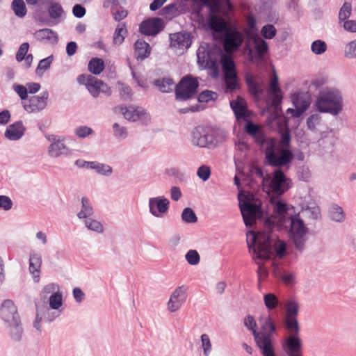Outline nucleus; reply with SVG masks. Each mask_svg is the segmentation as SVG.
Instances as JSON below:
<instances>
[{
	"label": "nucleus",
	"mask_w": 356,
	"mask_h": 356,
	"mask_svg": "<svg viewBox=\"0 0 356 356\" xmlns=\"http://www.w3.org/2000/svg\"><path fill=\"white\" fill-rule=\"evenodd\" d=\"M273 211L264 226L262 232H266V228L268 227V234H274L277 237L275 228L286 229L288 235L292 244L298 251H303L306 247L309 238V228L296 214L293 207L286 204L280 198H271Z\"/></svg>",
	"instance_id": "1"
},
{
	"label": "nucleus",
	"mask_w": 356,
	"mask_h": 356,
	"mask_svg": "<svg viewBox=\"0 0 356 356\" xmlns=\"http://www.w3.org/2000/svg\"><path fill=\"white\" fill-rule=\"evenodd\" d=\"M268 227L266 232L254 233L252 231L247 232V243L250 252L254 261L259 265L257 270L259 281L264 279L267 275V270L262 266V263L277 257L283 259L287 254V243L279 238L275 234H268Z\"/></svg>",
	"instance_id": "2"
},
{
	"label": "nucleus",
	"mask_w": 356,
	"mask_h": 356,
	"mask_svg": "<svg viewBox=\"0 0 356 356\" xmlns=\"http://www.w3.org/2000/svg\"><path fill=\"white\" fill-rule=\"evenodd\" d=\"M290 135L282 134V138L277 145L273 138H270L263 148L265 149L266 158L270 165L282 167L289 165L293 159L292 152L289 149Z\"/></svg>",
	"instance_id": "3"
},
{
	"label": "nucleus",
	"mask_w": 356,
	"mask_h": 356,
	"mask_svg": "<svg viewBox=\"0 0 356 356\" xmlns=\"http://www.w3.org/2000/svg\"><path fill=\"white\" fill-rule=\"evenodd\" d=\"M63 291L62 290L51 294L48 300L35 303L36 315L33 321V327L37 330L42 327V321H52L57 318L63 312Z\"/></svg>",
	"instance_id": "4"
},
{
	"label": "nucleus",
	"mask_w": 356,
	"mask_h": 356,
	"mask_svg": "<svg viewBox=\"0 0 356 356\" xmlns=\"http://www.w3.org/2000/svg\"><path fill=\"white\" fill-rule=\"evenodd\" d=\"M209 27L211 30L223 33L225 35L223 47L225 54L231 55L230 54L235 51L241 46L243 42V35L233 29H231L227 24L225 20L216 15H212L209 19Z\"/></svg>",
	"instance_id": "5"
},
{
	"label": "nucleus",
	"mask_w": 356,
	"mask_h": 356,
	"mask_svg": "<svg viewBox=\"0 0 356 356\" xmlns=\"http://www.w3.org/2000/svg\"><path fill=\"white\" fill-rule=\"evenodd\" d=\"M250 172L252 177L259 179L262 182L264 188L268 193L281 195L291 186V181L279 168L274 170L272 175L266 177H264L261 170L257 166H252Z\"/></svg>",
	"instance_id": "6"
},
{
	"label": "nucleus",
	"mask_w": 356,
	"mask_h": 356,
	"mask_svg": "<svg viewBox=\"0 0 356 356\" xmlns=\"http://www.w3.org/2000/svg\"><path fill=\"white\" fill-rule=\"evenodd\" d=\"M239 207L245 225L252 226L262 214L261 202L252 193L241 191L238 196Z\"/></svg>",
	"instance_id": "7"
},
{
	"label": "nucleus",
	"mask_w": 356,
	"mask_h": 356,
	"mask_svg": "<svg viewBox=\"0 0 356 356\" xmlns=\"http://www.w3.org/2000/svg\"><path fill=\"white\" fill-rule=\"evenodd\" d=\"M316 109L321 113L337 115L343 109V98L341 92L334 88L321 90L315 102Z\"/></svg>",
	"instance_id": "8"
},
{
	"label": "nucleus",
	"mask_w": 356,
	"mask_h": 356,
	"mask_svg": "<svg viewBox=\"0 0 356 356\" xmlns=\"http://www.w3.org/2000/svg\"><path fill=\"white\" fill-rule=\"evenodd\" d=\"M223 57H232L225 54L217 47H209L207 44H201L197 51V63L202 68L211 69L214 76L218 74V63L222 65Z\"/></svg>",
	"instance_id": "9"
},
{
	"label": "nucleus",
	"mask_w": 356,
	"mask_h": 356,
	"mask_svg": "<svg viewBox=\"0 0 356 356\" xmlns=\"http://www.w3.org/2000/svg\"><path fill=\"white\" fill-rule=\"evenodd\" d=\"M244 326L252 332L255 343L262 356H269L275 353L274 343L270 339L268 334L260 332L257 323L252 315L246 316L243 319Z\"/></svg>",
	"instance_id": "10"
},
{
	"label": "nucleus",
	"mask_w": 356,
	"mask_h": 356,
	"mask_svg": "<svg viewBox=\"0 0 356 356\" xmlns=\"http://www.w3.org/2000/svg\"><path fill=\"white\" fill-rule=\"evenodd\" d=\"M290 99L294 108H288L286 114L291 115L293 118L300 117L309 108L312 103L310 93L301 90H296L291 93Z\"/></svg>",
	"instance_id": "11"
},
{
	"label": "nucleus",
	"mask_w": 356,
	"mask_h": 356,
	"mask_svg": "<svg viewBox=\"0 0 356 356\" xmlns=\"http://www.w3.org/2000/svg\"><path fill=\"white\" fill-rule=\"evenodd\" d=\"M222 69L224 72L225 84V91L227 93L232 92L238 87L235 63L232 57H223L222 60Z\"/></svg>",
	"instance_id": "12"
},
{
	"label": "nucleus",
	"mask_w": 356,
	"mask_h": 356,
	"mask_svg": "<svg viewBox=\"0 0 356 356\" xmlns=\"http://www.w3.org/2000/svg\"><path fill=\"white\" fill-rule=\"evenodd\" d=\"M77 81L79 84L85 85L94 97H97L100 92L107 95L111 93V88L106 84L92 75L81 74L77 77Z\"/></svg>",
	"instance_id": "13"
},
{
	"label": "nucleus",
	"mask_w": 356,
	"mask_h": 356,
	"mask_svg": "<svg viewBox=\"0 0 356 356\" xmlns=\"http://www.w3.org/2000/svg\"><path fill=\"white\" fill-rule=\"evenodd\" d=\"M198 81L191 75L183 77L176 86V95L179 99H187L195 95L198 87Z\"/></svg>",
	"instance_id": "14"
},
{
	"label": "nucleus",
	"mask_w": 356,
	"mask_h": 356,
	"mask_svg": "<svg viewBox=\"0 0 356 356\" xmlns=\"http://www.w3.org/2000/svg\"><path fill=\"white\" fill-rule=\"evenodd\" d=\"M289 336L282 343V348L287 356H301L302 341L298 336L300 328L296 332L287 330Z\"/></svg>",
	"instance_id": "15"
},
{
	"label": "nucleus",
	"mask_w": 356,
	"mask_h": 356,
	"mask_svg": "<svg viewBox=\"0 0 356 356\" xmlns=\"http://www.w3.org/2000/svg\"><path fill=\"white\" fill-rule=\"evenodd\" d=\"M49 92H42L38 95H34L26 101L22 102V106L28 113H38L44 110L48 104Z\"/></svg>",
	"instance_id": "16"
},
{
	"label": "nucleus",
	"mask_w": 356,
	"mask_h": 356,
	"mask_svg": "<svg viewBox=\"0 0 356 356\" xmlns=\"http://www.w3.org/2000/svg\"><path fill=\"white\" fill-rule=\"evenodd\" d=\"M170 201L164 196H156L148 200L149 213L156 218H164L168 212Z\"/></svg>",
	"instance_id": "17"
},
{
	"label": "nucleus",
	"mask_w": 356,
	"mask_h": 356,
	"mask_svg": "<svg viewBox=\"0 0 356 356\" xmlns=\"http://www.w3.org/2000/svg\"><path fill=\"white\" fill-rule=\"evenodd\" d=\"M187 287L179 286L175 288L170 296L167 302V310L170 313L177 312L186 301Z\"/></svg>",
	"instance_id": "18"
},
{
	"label": "nucleus",
	"mask_w": 356,
	"mask_h": 356,
	"mask_svg": "<svg viewBox=\"0 0 356 356\" xmlns=\"http://www.w3.org/2000/svg\"><path fill=\"white\" fill-rule=\"evenodd\" d=\"M121 113L124 118L131 122H140L146 124L150 121V115L142 107L136 106H129L120 107Z\"/></svg>",
	"instance_id": "19"
},
{
	"label": "nucleus",
	"mask_w": 356,
	"mask_h": 356,
	"mask_svg": "<svg viewBox=\"0 0 356 356\" xmlns=\"http://www.w3.org/2000/svg\"><path fill=\"white\" fill-rule=\"evenodd\" d=\"M286 316L284 318V326L286 330L296 332L299 327L297 316L299 312V305L294 300H289L286 305Z\"/></svg>",
	"instance_id": "20"
},
{
	"label": "nucleus",
	"mask_w": 356,
	"mask_h": 356,
	"mask_svg": "<svg viewBox=\"0 0 356 356\" xmlns=\"http://www.w3.org/2000/svg\"><path fill=\"white\" fill-rule=\"evenodd\" d=\"M47 139L51 143L48 147V154L52 158H58L69 152L68 147L64 144L65 137L60 136L49 135Z\"/></svg>",
	"instance_id": "21"
},
{
	"label": "nucleus",
	"mask_w": 356,
	"mask_h": 356,
	"mask_svg": "<svg viewBox=\"0 0 356 356\" xmlns=\"http://www.w3.org/2000/svg\"><path fill=\"white\" fill-rule=\"evenodd\" d=\"M191 37L188 33H176L170 35V46L177 54H182L191 45Z\"/></svg>",
	"instance_id": "22"
},
{
	"label": "nucleus",
	"mask_w": 356,
	"mask_h": 356,
	"mask_svg": "<svg viewBox=\"0 0 356 356\" xmlns=\"http://www.w3.org/2000/svg\"><path fill=\"white\" fill-rule=\"evenodd\" d=\"M19 318L17 307L10 299L4 300L0 305V318L3 323H8Z\"/></svg>",
	"instance_id": "23"
},
{
	"label": "nucleus",
	"mask_w": 356,
	"mask_h": 356,
	"mask_svg": "<svg viewBox=\"0 0 356 356\" xmlns=\"http://www.w3.org/2000/svg\"><path fill=\"white\" fill-rule=\"evenodd\" d=\"M26 129L22 120L15 122L6 127L4 137L10 141L18 140L24 135Z\"/></svg>",
	"instance_id": "24"
},
{
	"label": "nucleus",
	"mask_w": 356,
	"mask_h": 356,
	"mask_svg": "<svg viewBox=\"0 0 356 356\" xmlns=\"http://www.w3.org/2000/svg\"><path fill=\"white\" fill-rule=\"evenodd\" d=\"M42 266V256L40 252L32 251L29 255V270L33 277V281L38 283L40 281Z\"/></svg>",
	"instance_id": "25"
},
{
	"label": "nucleus",
	"mask_w": 356,
	"mask_h": 356,
	"mask_svg": "<svg viewBox=\"0 0 356 356\" xmlns=\"http://www.w3.org/2000/svg\"><path fill=\"white\" fill-rule=\"evenodd\" d=\"M192 143L200 147H206L212 142V136L201 127L195 128L192 132Z\"/></svg>",
	"instance_id": "26"
},
{
	"label": "nucleus",
	"mask_w": 356,
	"mask_h": 356,
	"mask_svg": "<svg viewBox=\"0 0 356 356\" xmlns=\"http://www.w3.org/2000/svg\"><path fill=\"white\" fill-rule=\"evenodd\" d=\"M245 130L247 134L251 135L262 147H265L267 144L268 140L270 138L265 137L261 127L252 123L251 121H248Z\"/></svg>",
	"instance_id": "27"
},
{
	"label": "nucleus",
	"mask_w": 356,
	"mask_h": 356,
	"mask_svg": "<svg viewBox=\"0 0 356 356\" xmlns=\"http://www.w3.org/2000/svg\"><path fill=\"white\" fill-rule=\"evenodd\" d=\"M258 322L260 325V332L268 334L270 339L273 341V334L276 331V326L270 315L262 314L258 318Z\"/></svg>",
	"instance_id": "28"
},
{
	"label": "nucleus",
	"mask_w": 356,
	"mask_h": 356,
	"mask_svg": "<svg viewBox=\"0 0 356 356\" xmlns=\"http://www.w3.org/2000/svg\"><path fill=\"white\" fill-rule=\"evenodd\" d=\"M267 122L272 129H276L280 132L282 136L284 133H288L289 134L286 118L281 114L278 113L272 114L268 118Z\"/></svg>",
	"instance_id": "29"
},
{
	"label": "nucleus",
	"mask_w": 356,
	"mask_h": 356,
	"mask_svg": "<svg viewBox=\"0 0 356 356\" xmlns=\"http://www.w3.org/2000/svg\"><path fill=\"white\" fill-rule=\"evenodd\" d=\"M161 19L153 18L143 22L140 26V31L146 35L157 34L161 31Z\"/></svg>",
	"instance_id": "30"
},
{
	"label": "nucleus",
	"mask_w": 356,
	"mask_h": 356,
	"mask_svg": "<svg viewBox=\"0 0 356 356\" xmlns=\"http://www.w3.org/2000/svg\"><path fill=\"white\" fill-rule=\"evenodd\" d=\"M6 330L11 339L15 341L21 340L23 335V328L20 318L4 324Z\"/></svg>",
	"instance_id": "31"
},
{
	"label": "nucleus",
	"mask_w": 356,
	"mask_h": 356,
	"mask_svg": "<svg viewBox=\"0 0 356 356\" xmlns=\"http://www.w3.org/2000/svg\"><path fill=\"white\" fill-rule=\"evenodd\" d=\"M245 81L250 92L254 96L258 97L264 91V82L259 80L258 76L248 74L245 76Z\"/></svg>",
	"instance_id": "32"
},
{
	"label": "nucleus",
	"mask_w": 356,
	"mask_h": 356,
	"mask_svg": "<svg viewBox=\"0 0 356 356\" xmlns=\"http://www.w3.org/2000/svg\"><path fill=\"white\" fill-rule=\"evenodd\" d=\"M34 37L37 40L56 43L58 41L57 33L50 29H42L34 33Z\"/></svg>",
	"instance_id": "33"
},
{
	"label": "nucleus",
	"mask_w": 356,
	"mask_h": 356,
	"mask_svg": "<svg viewBox=\"0 0 356 356\" xmlns=\"http://www.w3.org/2000/svg\"><path fill=\"white\" fill-rule=\"evenodd\" d=\"M151 53V48L148 43L142 39H138L134 44V54L137 59L144 60Z\"/></svg>",
	"instance_id": "34"
},
{
	"label": "nucleus",
	"mask_w": 356,
	"mask_h": 356,
	"mask_svg": "<svg viewBox=\"0 0 356 356\" xmlns=\"http://www.w3.org/2000/svg\"><path fill=\"white\" fill-rule=\"evenodd\" d=\"M269 88L273 95V104L278 105L282 99V92L278 86V76L275 72L270 80Z\"/></svg>",
	"instance_id": "35"
},
{
	"label": "nucleus",
	"mask_w": 356,
	"mask_h": 356,
	"mask_svg": "<svg viewBox=\"0 0 356 356\" xmlns=\"http://www.w3.org/2000/svg\"><path fill=\"white\" fill-rule=\"evenodd\" d=\"M49 17L53 20V24H56L63 21L65 17L64 10L62 6L57 2L52 3L48 9Z\"/></svg>",
	"instance_id": "36"
},
{
	"label": "nucleus",
	"mask_w": 356,
	"mask_h": 356,
	"mask_svg": "<svg viewBox=\"0 0 356 356\" xmlns=\"http://www.w3.org/2000/svg\"><path fill=\"white\" fill-rule=\"evenodd\" d=\"M94 210L91 203L88 198L83 197L81 198V207L80 211L77 213V217L80 220H85L89 217L93 216Z\"/></svg>",
	"instance_id": "37"
},
{
	"label": "nucleus",
	"mask_w": 356,
	"mask_h": 356,
	"mask_svg": "<svg viewBox=\"0 0 356 356\" xmlns=\"http://www.w3.org/2000/svg\"><path fill=\"white\" fill-rule=\"evenodd\" d=\"M305 216L312 220H317L321 217V210L318 205L314 202H309L302 208Z\"/></svg>",
	"instance_id": "38"
},
{
	"label": "nucleus",
	"mask_w": 356,
	"mask_h": 356,
	"mask_svg": "<svg viewBox=\"0 0 356 356\" xmlns=\"http://www.w3.org/2000/svg\"><path fill=\"white\" fill-rule=\"evenodd\" d=\"M328 216L331 220L337 222H343L346 218L343 209L337 204H332L330 206Z\"/></svg>",
	"instance_id": "39"
},
{
	"label": "nucleus",
	"mask_w": 356,
	"mask_h": 356,
	"mask_svg": "<svg viewBox=\"0 0 356 356\" xmlns=\"http://www.w3.org/2000/svg\"><path fill=\"white\" fill-rule=\"evenodd\" d=\"M85 227L90 231L97 234H102L104 231L102 222L92 216L83 220Z\"/></svg>",
	"instance_id": "40"
},
{
	"label": "nucleus",
	"mask_w": 356,
	"mask_h": 356,
	"mask_svg": "<svg viewBox=\"0 0 356 356\" xmlns=\"http://www.w3.org/2000/svg\"><path fill=\"white\" fill-rule=\"evenodd\" d=\"M230 106L238 119L245 117L247 112L246 105L243 98L238 97L236 101L230 102Z\"/></svg>",
	"instance_id": "41"
},
{
	"label": "nucleus",
	"mask_w": 356,
	"mask_h": 356,
	"mask_svg": "<svg viewBox=\"0 0 356 356\" xmlns=\"http://www.w3.org/2000/svg\"><path fill=\"white\" fill-rule=\"evenodd\" d=\"M60 291H61V288L58 284L54 282L46 284L43 286L40 293V296L41 298L40 302L46 300L47 298L49 297V296L51 294H55Z\"/></svg>",
	"instance_id": "42"
},
{
	"label": "nucleus",
	"mask_w": 356,
	"mask_h": 356,
	"mask_svg": "<svg viewBox=\"0 0 356 356\" xmlns=\"http://www.w3.org/2000/svg\"><path fill=\"white\" fill-rule=\"evenodd\" d=\"M154 84L163 92H170L175 88V82L170 78L156 80Z\"/></svg>",
	"instance_id": "43"
},
{
	"label": "nucleus",
	"mask_w": 356,
	"mask_h": 356,
	"mask_svg": "<svg viewBox=\"0 0 356 356\" xmlns=\"http://www.w3.org/2000/svg\"><path fill=\"white\" fill-rule=\"evenodd\" d=\"M104 69V62L102 58H93L88 63V70L93 74H99Z\"/></svg>",
	"instance_id": "44"
},
{
	"label": "nucleus",
	"mask_w": 356,
	"mask_h": 356,
	"mask_svg": "<svg viewBox=\"0 0 356 356\" xmlns=\"http://www.w3.org/2000/svg\"><path fill=\"white\" fill-rule=\"evenodd\" d=\"M254 48L259 56H262L268 49L267 43L258 35L252 36Z\"/></svg>",
	"instance_id": "45"
},
{
	"label": "nucleus",
	"mask_w": 356,
	"mask_h": 356,
	"mask_svg": "<svg viewBox=\"0 0 356 356\" xmlns=\"http://www.w3.org/2000/svg\"><path fill=\"white\" fill-rule=\"evenodd\" d=\"M92 170H95L98 174L106 177H109L113 173V168L111 166L97 161H94Z\"/></svg>",
	"instance_id": "46"
},
{
	"label": "nucleus",
	"mask_w": 356,
	"mask_h": 356,
	"mask_svg": "<svg viewBox=\"0 0 356 356\" xmlns=\"http://www.w3.org/2000/svg\"><path fill=\"white\" fill-rule=\"evenodd\" d=\"M127 34V29L124 24H119L115 31L113 35V42L115 44H121Z\"/></svg>",
	"instance_id": "47"
},
{
	"label": "nucleus",
	"mask_w": 356,
	"mask_h": 356,
	"mask_svg": "<svg viewBox=\"0 0 356 356\" xmlns=\"http://www.w3.org/2000/svg\"><path fill=\"white\" fill-rule=\"evenodd\" d=\"M12 9L16 16L24 17L27 13L24 2L22 0H13L12 2Z\"/></svg>",
	"instance_id": "48"
},
{
	"label": "nucleus",
	"mask_w": 356,
	"mask_h": 356,
	"mask_svg": "<svg viewBox=\"0 0 356 356\" xmlns=\"http://www.w3.org/2000/svg\"><path fill=\"white\" fill-rule=\"evenodd\" d=\"M200 341L204 356H210L212 352V343L209 336L207 334H202Z\"/></svg>",
	"instance_id": "49"
},
{
	"label": "nucleus",
	"mask_w": 356,
	"mask_h": 356,
	"mask_svg": "<svg viewBox=\"0 0 356 356\" xmlns=\"http://www.w3.org/2000/svg\"><path fill=\"white\" fill-rule=\"evenodd\" d=\"M278 299L273 293H267L264 296V303L268 310L274 309L278 305Z\"/></svg>",
	"instance_id": "50"
},
{
	"label": "nucleus",
	"mask_w": 356,
	"mask_h": 356,
	"mask_svg": "<svg viewBox=\"0 0 356 356\" xmlns=\"http://www.w3.org/2000/svg\"><path fill=\"white\" fill-rule=\"evenodd\" d=\"M307 128L311 131H315L321 123V117L318 113L311 115L307 119Z\"/></svg>",
	"instance_id": "51"
},
{
	"label": "nucleus",
	"mask_w": 356,
	"mask_h": 356,
	"mask_svg": "<svg viewBox=\"0 0 356 356\" xmlns=\"http://www.w3.org/2000/svg\"><path fill=\"white\" fill-rule=\"evenodd\" d=\"M185 259L191 266H197L200 262V255L195 250H190L185 254Z\"/></svg>",
	"instance_id": "52"
},
{
	"label": "nucleus",
	"mask_w": 356,
	"mask_h": 356,
	"mask_svg": "<svg viewBox=\"0 0 356 356\" xmlns=\"http://www.w3.org/2000/svg\"><path fill=\"white\" fill-rule=\"evenodd\" d=\"M52 61V56H50L46 58L41 60L39 62V64L35 70V73L39 76H42L44 74V72L49 68Z\"/></svg>",
	"instance_id": "53"
},
{
	"label": "nucleus",
	"mask_w": 356,
	"mask_h": 356,
	"mask_svg": "<svg viewBox=\"0 0 356 356\" xmlns=\"http://www.w3.org/2000/svg\"><path fill=\"white\" fill-rule=\"evenodd\" d=\"M74 134L79 138H85L92 134H93V129L88 126L81 125L75 128Z\"/></svg>",
	"instance_id": "54"
},
{
	"label": "nucleus",
	"mask_w": 356,
	"mask_h": 356,
	"mask_svg": "<svg viewBox=\"0 0 356 356\" xmlns=\"http://www.w3.org/2000/svg\"><path fill=\"white\" fill-rule=\"evenodd\" d=\"M181 220L186 223H194L197 218L192 209L185 208L181 213Z\"/></svg>",
	"instance_id": "55"
},
{
	"label": "nucleus",
	"mask_w": 356,
	"mask_h": 356,
	"mask_svg": "<svg viewBox=\"0 0 356 356\" xmlns=\"http://www.w3.org/2000/svg\"><path fill=\"white\" fill-rule=\"evenodd\" d=\"M352 6L350 3L345 2L342 7L341 8L339 13V21H347L346 19L349 18L351 14Z\"/></svg>",
	"instance_id": "56"
},
{
	"label": "nucleus",
	"mask_w": 356,
	"mask_h": 356,
	"mask_svg": "<svg viewBox=\"0 0 356 356\" xmlns=\"http://www.w3.org/2000/svg\"><path fill=\"white\" fill-rule=\"evenodd\" d=\"M312 51L317 55L323 54L327 49L326 43L321 40H315L311 46Z\"/></svg>",
	"instance_id": "57"
},
{
	"label": "nucleus",
	"mask_w": 356,
	"mask_h": 356,
	"mask_svg": "<svg viewBox=\"0 0 356 356\" xmlns=\"http://www.w3.org/2000/svg\"><path fill=\"white\" fill-rule=\"evenodd\" d=\"M113 134L115 138L123 140L128 136L126 127L121 126L118 123H114L113 125Z\"/></svg>",
	"instance_id": "58"
},
{
	"label": "nucleus",
	"mask_w": 356,
	"mask_h": 356,
	"mask_svg": "<svg viewBox=\"0 0 356 356\" xmlns=\"http://www.w3.org/2000/svg\"><path fill=\"white\" fill-rule=\"evenodd\" d=\"M13 89L22 102H25L28 99V91L26 86L16 83L13 86Z\"/></svg>",
	"instance_id": "59"
},
{
	"label": "nucleus",
	"mask_w": 356,
	"mask_h": 356,
	"mask_svg": "<svg viewBox=\"0 0 356 356\" xmlns=\"http://www.w3.org/2000/svg\"><path fill=\"white\" fill-rule=\"evenodd\" d=\"M211 168L205 165H201L197 170V176L203 181H207L211 176Z\"/></svg>",
	"instance_id": "60"
},
{
	"label": "nucleus",
	"mask_w": 356,
	"mask_h": 356,
	"mask_svg": "<svg viewBox=\"0 0 356 356\" xmlns=\"http://www.w3.org/2000/svg\"><path fill=\"white\" fill-rule=\"evenodd\" d=\"M344 55L346 58H356V40L348 42L345 47Z\"/></svg>",
	"instance_id": "61"
},
{
	"label": "nucleus",
	"mask_w": 356,
	"mask_h": 356,
	"mask_svg": "<svg viewBox=\"0 0 356 356\" xmlns=\"http://www.w3.org/2000/svg\"><path fill=\"white\" fill-rule=\"evenodd\" d=\"M275 277H280L282 280L286 284H291L293 283L296 279V275L294 273L291 272H285L282 275H280L278 271L276 270L273 272Z\"/></svg>",
	"instance_id": "62"
},
{
	"label": "nucleus",
	"mask_w": 356,
	"mask_h": 356,
	"mask_svg": "<svg viewBox=\"0 0 356 356\" xmlns=\"http://www.w3.org/2000/svg\"><path fill=\"white\" fill-rule=\"evenodd\" d=\"M276 29L270 24L265 25L262 27L261 33L266 39H271L276 34Z\"/></svg>",
	"instance_id": "63"
},
{
	"label": "nucleus",
	"mask_w": 356,
	"mask_h": 356,
	"mask_svg": "<svg viewBox=\"0 0 356 356\" xmlns=\"http://www.w3.org/2000/svg\"><path fill=\"white\" fill-rule=\"evenodd\" d=\"M218 95L216 92L205 90L201 92L198 96V100L200 102H207L210 100H214L217 98Z\"/></svg>",
	"instance_id": "64"
}]
</instances>
